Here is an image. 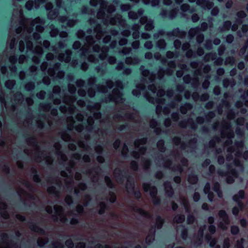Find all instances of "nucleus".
Here are the masks:
<instances>
[{"label":"nucleus","instance_id":"nucleus-5","mask_svg":"<svg viewBox=\"0 0 248 248\" xmlns=\"http://www.w3.org/2000/svg\"><path fill=\"white\" fill-rule=\"evenodd\" d=\"M116 88L114 89L112 94L110 95L109 100L115 102V103L123 102L122 98V93L120 90L123 88V83L121 81L118 80L115 82Z\"/></svg>","mask_w":248,"mask_h":248},{"label":"nucleus","instance_id":"nucleus-20","mask_svg":"<svg viewBox=\"0 0 248 248\" xmlns=\"http://www.w3.org/2000/svg\"><path fill=\"white\" fill-rule=\"evenodd\" d=\"M178 11V10L177 9H174L169 12H168L166 10H163L160 15L162 17H168L170 19H172L176 16Z\"/></svg>","mask_w":248,"mask_h":248},{"label":"nucleus","instance_id":"nucleus-44","mask_svg":"<svg viewBox=\"0 0 248 248\" xmlns=\"http://www.w3.org/2000/svg\"><path fill=\"white\" fill-rule=\"evenodd\" d=\"M100 108V105L99 103H96L93 106H92L91 105L87 106V108L90 111H93L94 109L95 110H98Z\"/></svg>","mask_w":248,"mask_h":248},{"label":"nucleus","instance_id":"nucleus-23","mask_svg":"<svg viewBox=\"0 0 248 248\" xmlns=\"http://www.w3.org/2000/svg\"><path fill=\"white\" fill-rule=\"evenodd\" d=\"M144 12V10L142 8L139 9L137 13L133 11H130L128 13V17L130 19L136 20L138 19L140 16L142 15Z\"/></svg>","mask_w":248,"mask_h":248},{"label":"nucleus","instance_id":"nucleus-57","mask_svg":"<svg viewBox=\"0 0 248 248\" xmlns=\"http://www.w3.org/2000/svg\"><path fill=\"white\" fill-rule=\"evenodd\" d=\"M68 90H69V92L71 94H73L74 93H75V92L76 91V87H75L74 85H71V84H69V85H68Z\"/></svg>","mask_w":248,"mask_h":248},{"label":"nucleus","instance_id":"nucleus-51","mask_svg":"<svg viewBox=\"0 0 248 248\" xmlns=\"http://www.w3.org/2000/svg\"><path fill=\"white\" fill-rule=\"evenodd\" d=\"M235 60L233 57L227 58L225 62V64H231L232 65L234 63Z\"/></svg>","mask_w":248,"mask_h":248},{"label":"nucleus","instance_id":"nucleus-33","mask_svg":"<svg viewBox=\"0 0 248 248\" xmlns=\"http://www.w3.org/2000/svg\"><path fill=\"white\" fill-rule=\"evenodd\" d=\"M235 84V82L233 80L230 81L228 79L226 78L224 79L223 81V84L224 87H228L229 86L233 87Z\"/></svg>","mask_w":248,"mask_h":248},{"label":"nucleus","instance_id":"nucleus-1","mask_svg":"<svg viewBox=\"0 0 248 248\" xmlns=\"http://www.w3.org/2000/svg\"><path fill=\"white\" fill-rule=\"evenodd\" d=\"M16 18L19 19L20 22V27L16 29V32L18 34L21 33V36L24 38V41L21 40L19 42V50L21 52L24 51L25 44H26L27 51H31L33 53L37 55L33 57L32 61L35 63H38L40 62V59L43 54V48L41 46L42 44L40 42L38 45H36L35 47L33 48L32 43L31 41V38L30 34L34 26H35L36 31L39 32H43L44 28L42 25L44 24V20L40 17H37L33 20L24 19L20 6H17L16 8L14 10L13 20H15Z\"/></svg>","mask_w":248,"mask_h":248},{"label":"nucleus","instance_id":"nucleus-18","mask_svg":"<svg viewBox=\"0 0 248 248\" xmlns=\"http://www.w3.org/2000/svg\"><path fill=\"white\" fill-rule=\"evenodd\" d=\"M140 22L142 25L145 24V30L146 31H151L154 28L153 21L151 19H148L147 16L141 17L140 19Z\"/></svg>","mask_w":248,"mask_h":248},{"label":"nucleus","instance_id":"nucleus-46","mask_svg":"<svg viewBox=\"0 0 248 248\" xmlns=\"http://www.w3.org/2000/svg\"><path fill=\"white\" fill-rule=\"evenodd\" d=\"M131 51V48L130 47H124L121 51H119L120 53H122L124 55H127L130 53Z\"/></svg>","mask_w":248,"mask_h":248},{"label":"nucleus","instance_id":"nucleus-26","mask_svg":"<svg viewBox=\"0 0 248 248\" xmlns=\"http://www.w3.org/2000/svg\"><path fill=\"white\" fill-rule=\"evenodd\" d=\"M140 26L139 24H135L132 26V29L133 31L132 37L134 39L139 38L140 36Z\"/></svg>","mask_w":248,"mask_h":248},{"label":"nucleus","instance_id":"nucleus-13","mask_svg":"<svg viewBox=\"0 0 248 248\" xmlns=\"http://www.w3.org/2000/svg\"><path fill=\"white\" fill-rule=\"evenodd\" d=\"M169 68L165 71L162 68H160L159 71L157 73V78L159 79H161L164 76L165 73L168 75H171L173 72V70L172 69H174L175 66V63L174 62L171 61L169 62L168 63Z\"/></svg>","mask_w":248,"mask_h":248},{"label":"nucleus","instance_id":"nucleus-58","mask_svg":"<svg viewBox=\"0 0 248 248\" xmlns=\"http://www.w3.org/2000/svg\"><path fill=\"white\" fill-rule=\"evenodd\" d=\"M182 204L184 205L186 210V211H187L188 210V204L186 199L185 198H184L182 200Z\"/></svg>","mask_w":248,"mask_h":248},{"label":"nucleus","instance_id":"nucleus-54","mask_svg":"<svg viewBox=\"0 0 248 248\" xmlns=\"http://www.w3.org/2000/svg\"><path fill=\"white\" fill-rule=\"evenodd\" d=\"M148 89L153 94H155L157 90L156 87L153 84L152 85H149Z\"/></svg>","mask_w":248,"mask_h":248},{"label":"nucleus","instance_id":"nucleus-35","mask_svg":"<svg viewBox=\"0 0 248 248\" xmlns=\"http://www.w3.org/2000/svg\"><path fill=\"white\" fill-rule=\"evenodd\" d=\"M216 54L215 53H210L206 54L204 57V59L205 61L208 62L210 60H214L216 59Z\"/></svg>","mask_w":248,"mask_h":248},{"label":"nucleus","instance_id":"nucleus-3","mask_svg":"<svg viewBox=\"0 0 248 248\" xmlns=\"http://www.w3.org/2000/svg\"><path fill=\"white\" fill-rule=\"evenodd\" d=\"M221 135L222 139L223 140L226 139L224 144V150L226 148L228 153L227 160L228 161L232 160L233 165L238 168V169L242 170V166L238 158L242 155L244 143L242 141L236 142L235 143L236 149H235L229 146L230 145L232 144V139L234 136L230 124L226 123L223 125Z\"/></svg>","mask_w":248,"mask_h":248},{"label":"nucleus","instance_id":"nucleus-47","mask_svg":"<svg viewBox=\"0 0 248 248\" xmlns=\"http://www.w3.org/2000/svg\"><path fill=\"white\" fill-rule=\"evenodd\" d=\"M164 142L162 140L158 141L157 143V146L161 152H163L164 151Z\"/></svg>","mask_w":248,"mask_h":248},{"label":"nucleus","instance_id":"nucleus-52","mask_svg":"<svg viewBox=\"0 0 248 248\" xmlns=\"http://www.w3.org/2000/svg\"><path fill=\"white\" fill-rule=\"evenodd\" d=\"M206 239L208 242H209L210 246L211 247H214L217 243V240L216 239H213L211 240H210L208 236H206Z\"/></svg>","mask_w":248,"mask_h":248},{"label":"nucleus","instance_id":"nucleus-64","mask_svg":"<svg viewBox=\"0 0 248 248\" xmlns=\"http://www.w3.org/2000/svg\"><path fill=\"white\" fill-rule=\"evenodd\" d=\"M65 245L68 248H72L74 247V244L72 240H68L65 242Z\"/></svg>","mask_w":248,"mask_h":248},{"label":"nucleus","instance_id":"nucleus-36","mask_svg":"<svg viewBox=\"0 0 248 248\" xmlns=\"http://www.w3.org/2000/svg\"><path fill=\"white\" fill-rule=\"evenodd\" d=\"M232 23L230 21H227L224 22L223 26L222 28H221V31H225L229 30L231 27Z\"/></svg>","mask_w":248,"mask_h":248},{"label":"nucleus","instance_id":"nucleus-11","mask_svg":"<svg viewBox=\"0 0 248 248\" xmlns=\"http://www.w3.org/2000/svg\"><path fill=\"white\" fill-rule=\"evenodd\" d=\"M244 197V192L243 190L239 191L237 194L235 195L233 197V200L237 203L238 206V208L237 207H234L233 208L232 213L233 215H237L239 212V210L242 209L243 204L240 202V201L242 199H243Z\"/></svg>","mask_w":248,"mask_h":248},{"label":"nucleus","instance_id":"nucleus-55","mask_svg":"<svg viewBox=\"0 0 248 248\" xmlns=\"http://www.w3.org/2000/svg\"><path fill=\"white\" fill-rule=\"evenodd\" d=\"M77 37L78 38H80V39H82L85 36V32L82 31V30H79L77 32Z\"/></svg>","mask_w":248,"mask_h":248},{"label":"nucleus","instance_id":"nucleus-48","mask_svg":"<svg viewBox=\"0 0 248 248\" xmlns=\"http://www.w3.org/2000/svg\"><path fill=\"white\" fill-rule=\"evenodd\" d=\"M34 84L33 82H29L25 85V89L27 91H31L34 88Z\"/></svg>","mask_w":248,"mask_h":248},{"label":"nucleus","instance_id":"nucleus-7","mask_svg":"<svg viewBox=\"0 0 248 248\" xmlns=\"http://www.w3.org/2000/svg\"><path fill=\"white\" fill-rule=\"evenodd\" d=\"M147 141L146 139L143 138L138 140L135 142V151L133 153V156L136 158L140 157V154H144L146 149L144 145Z\"/></svg>","mask_w":248,"mask_h":248},{"label":"nucleus","instance_id":"nucleus-37","mask_svg":"<svg viewBox=\"0 0 248 248\" xmlns=\"http://www.w3.org/2000/svg\"><path fill=\"white\" fill-rule=\"evenodd\" d=\"M154 58L156 60H160L162 64L166 62V59L165 58H162L161 55L159 52H156L154 54Z\"/></svg>","mask_w":248,"mask_h":248},{"label":"nucleus","instance_id":"nucleus-16","mask_svg":"<svg viewBox=\"0 0 248 248\" xmlns=\"http://www.w3.org/2000/svg\"><path fill=\"white\" fill-rule=\"evenodd\" d=\"M53 5L51 2H47L45 5V8L46 10L49 11L47 14L48 18L50 19H54L56 18L59 14V12L57 10H52Z\"/></svg>","mask_w":248,"mask_h":248},{"label":"nucleus","instance_id":"nucleus-8","mask_svg":"<svg viewBox=\"0 0 248 248\" xmlns=\"http://www.w3.org/2000/svg\"><path fill=\"white\" fill-rule=\"evenodd\" d=\"M76 99L74 97L71 96L69 97H65L63 99V102L68 105V109L65 106H61L60 107L61 111L63 113H66L67 111L70 114H73L75 108L73 106V104L75 102Z\"/></svg>","mask_w":248,"mask_h":248},{"label":"nucleus","instance_id":"nucleus-22","mask_svg":"<svg viewBox=\"0 0 248 248\" xmlns=\"http://www.w3.org/2000/svg\"><path fill=\"white\" fill-rule=\"evenodd\" d=\"M71 51L67 50L65 53H62L59 55L58 60L60 61H64L65 62H68L70 61Z\"/></svg>","mask_w":248,"mask_h":248},{"label":"nucleus","instance_id":"nucleus-24","mask_svg":"<svg viewBox=\"0 0 248 248\" xmlns=\"http://www.w3.org/2000/svg\"><path fill=\"white\" fill-rule=\"evenodd\" d=\"M143 189L145 191H149L151 196L153 197H155L157 193V189L155 187H151L148 184L143 185Z\"/></svg>","mask_w":248,"mask_h":248},{"label":"nucleus","instance_id":"nucleus-17","mask_svg":"<svg viewBox=\"0 0 248 248\" xmlns=\"http://www.w3.org/2000/svg\"><path fill=\"white\" fill-rule=\"evenodd\" d=\"M46 1V0H34V1L32 0H29L26 2L25 7L28 10H31L33 8L37 9L41 4L44 3Z\"/></svg>","mask_w":248,"mask_h":248},{"label":"nucleus","instance_id":"nucleus-14","mask_svg":"<svg viewBox=\"0 0 248 248\" xmlns=\"http://www.w3.org/2000/svg\"><path fill=\"white\" fill-rule=\"evenodd\" d=\"M220 220L222 221L219 222L218 226L221 229L225 230L227 228V226L229 223L228 217L224 211H220L218 213Z\"/></svg>","mask_w":248,"mask_h":248},{"label":"nucleus","instance_id":"nucleus-45","mask_svg":"<svg viewBox=\"0 0 248 248\" xmlns=\"http://www.w3.org/2000/svg\"><path fill=\"white\" fill-rule=\"evenodd\" d=\"M155 239L154 233L148 235L146 238V242L147 244H150Z\"/></svg>","mask_w":248,"mask_h":248},{"label":"nucleus","instance_id":"nucleus-53","mask_svg":"<svg viewBox=\"0 0 248 248\" xmlns=\"http://www.w3.org/2000/svg\"><path fill=\"white\" fill-rule=\"evenodd\" d=\"M153 46L152 42L150 41H146L144 45V47L148 49H151L152 48Z\"/></svg>","mask_w":248,"mask_h":248},{"label":"nucleus","instance_id":"nucleus-25","mask_svg":"<svg viewBox=\"0 0 248 248\" xmlns=\"http://www.w3.org/2000/svg\"><path fill=\"white\" fill-rule=\"evenodd\" d=\"M181 10L182 11L181 15L182 16L185 17V12H189L192 13L194 12V9H190L189 5L185 3L181 6Z\"/></svg>","mask_w":248,"mask_h":248},{"label":"nucleus","instance_id":"nucleus-49","mask_svg":"<svg viewBox=\"0 0 248 248\" xmlns=\"http://www.w3.org/2000/svg\"><path fill=\"white\" fill-rule=\"evenodd\" d=\"M163 223V221L161 217H157L156 218V228L157 229L160 228L162 227Z\"/></svg>","mask_w":248,"mask_h":248},{"label":"nucleus","instance_id":"nucleus-42","mask_svg":"<svg viewBox=\"0 0 248 248\" xmlns=\"http://www.w3.org/2000/svg\"><path fill=\"white\" fill-rule=\"evenodd\" d=\"M16 82L14 80H9L6 81L5 82V86L6 88L11 89L13 88L14 85H15Z\"/></svg>","mask_w":248,"mask_h":248},{"label":"nucleus","instance_id":"nucleus-6","mask_svg":"<svg viewBox=\"0 0 248 248\" xmlns=\"http://www.w3.org/2000/svg\"><path fill=\"white\" fill-rule=\"evenodd\" d=\"M145 85L144 81H142L141 84H138L136 86V89L132 91V93L136 96H138L141 93L143 94L144 97L149 102L152 103H154L155 99L152 97H150L148 93L145 91Z\"/></svg>","mask_w":248,"mask_h":248},{"label":"nucleus","instance_id":"nucleus-21","mask_svg":"<svg viewBox=\"0 0 248 248\" xmlns=\"http://www.w3.org/2000/svg\"><path fill=\"white\" fill-rule=\"evenodd\" d=\"M197 4L201 6L204 9H210L213 6L212 1L207 0H197Z\"/></svg>","mask_w":248,"mask_h":248},{"label":"nucleus","instance_id":"nucleus-43","mask_svg":"<svg viewBox=\"0 0 248 248\" xmlns=\"http://www.w3.org/2000/svg\"><path fill=\"white\" fill-rule=\"evenodd\" d=\"M188 180L190 183L193 184L197 182L198 178L197 176L193 174H191L189 175Z\"/></svg>","mask_w":248,"mask_h":248},{"label":"nucleus","instance_id":"nucleus-28","mask_svg":"<svg viewBox=\"0 0 248 248\" xmlns=\"http://www.w3.org/2000/svg\"><path fill=\"white\" fill-rule=\"evenodd\" d=\"M140 62V60L137 57H127L125 59V63L127 65H136Z\"/></svg>","mask_w":248,"mask_h":248},{"label":"nucleus","instance_id":"nucleus-61","mask_svg":"<svg viewBox=\"0 0 248 248\" xmlns=\"http://www.w3.org/2000/svg\"><path fill=\"white\" fill-rule=\"evenodd\" d=\"M8 43L9 44L10 47L11 49H13L15 46L16 39L15 38H13L10 41H8Z\"/></svg>","mask_w":248,"mask_h":248},{"label":"nucleus","instance_id":"nucleus-2","mask_svg":"<svg viewBox=\"0 0 248 248\" xmlns=\"http://www.w3.org/2000/svg\"><path fill=\"white\" fill-rule=\"evenodd\" d=\"M87 33L89 35L85 37V45L81 49V55L87 56L89 62L96 63L98 62V59L93 55L90 54L91 50H93L94 52H100L99 58L101 60H105L108 55L109 48L107 46H102L101 48L98 43H100L101 38L104 35L105 32L102 30L101 26L98 24L93 31L89 29Z\"/></svg>","mask_w":248,"mask_h":248},{"label":"nucleus","instance_id":"nucleus-62","mask_svg":"<svg viewBox=\"0 0 248 248\" xmlns=\"http://www.w3.org/2000/svg\"><path fill=\"white\" fill-rule=\"evenodd\" d=\"M244 242V239H241L240 241H238L235 246V248H244L243 246V243Z\"/></svg>","mask_w":248,"mask_h":248},{"label":"nucleus","instance_id":"nucleus-41","mask_svg":"<svg viewBox=\"0 0 248 248\" xmlns=\"http://www.w3.org/2000/svg\"><path fill=\"white\" fill-rule=\"evenodd\" d=\"M185 217L184 215H178L176 216L174 219L173 221L177 223H182L185 220Z\"/></svg>","mask_w":248,"mask_h":248},{"label":"nucleus","instance_id":"nucleus-31","mask_svg":"<svg viewBox=\"0 0 248 248\" xmlns=\"http://www.w3.org/2000/svg\"><path fill=\"white\" fill-rule=\"evenodd\" d=\"M192 106L190 104H186L184 105L181 106L180 108L181 112L183 114H186L187 110L191 109Z\"/></svg>","mask_w":248,"mask_h":248},{"label":"nucleus","instance_id":"nucleus-63","mask_svg":"<svg viewBox=\"0 0 248 248\" xmlns=\"http://www.w3.org/2000/svg\"><path fill=\"white\" fill-rule=\"evenodd\" d=\"M45 94H46V92L43 91H40L38 93H37L36 96L38 98L43 99L45 96Z\"/></svg>","mask_w":248,"mask_h":248},{"label":"nucleus","instance_id":"nucleus-60","mask_svg":"<svg viewBox=\"0 0 248 248\" xmlns=\"http://www.w3.org/2000/svg\"><path fill=\"white\" fill-rule=\"evenodd\" d=\"M231 232L232 234H235L239 232V228L237 226H233L231 228Z\"/></svg>","mask_w":248,"mask_h":248},{"label":"nucleus","instance_id":"nucleus-38","mask_svg":"<svg viewBox=\"0 0 248 248\" xmlns=\"http://www.w3.org/2000/svg\"><path fill=\"white\" fill-rule=\"evenodd\" d=\"M214 190L217 193L218 197L221 198L222 196V193L219 189V185L218 183H217L214 184Z\"/></svg>","mask_w":248,"mask_h":248},{"label":"nucleus","instance_id":"nucleus-19","mask_svg":"<svg viewBox=\"0 0 248 248\" xmlns=\"http://www.w3.org/2000/svg\"><path fill=\"white\" fill-rule=\"evenodd\" d=\"M53 210L56 215L60 216V217H62L63 215V209L62 207L59 205H55L54 207ZM46 211L48 213L51 214L53 212V209L51 207L47 206L46 208Z\"/></svg>","mask_w":248,"mask_h":248},{"label":"nucleus","instance_id":"nucleus-59","mask_svg":"<svg viewBox=\"0 0 248 248\" xmlns=\"http://www.w3.org/2000/svg\"><path fill=\"white\" fill-rule=\"evenodd\" d=\"M108 62L110 64H114L116 62V59L114 57L110 56L108 58Z\"/></svg>","mask_w":248,"mask_h":248},{"label":"nucleus","instance_id":"nucleus-40","mask_svg":"<svg viewBox=\"0 0 248 248\" xmlns=\"http://www.w3.org/2000/svg\"><path fill=\"white\" fill-rule=\"evenodd\" d=\"M241 98L245 101V105L248 107V90L241 96Z\"/></svg>","mask_w":248,"mask_h":248},{"label":"nucleus","instance_id":"nucleus-29","mask_svg":"<svg viewBox=\"0 0 248 248\" xmlns=\"http://www.w3.org/2000/svg\"><path fill=\"white\" fill-rule=\"evenodd\" d=\"M210 186L209 183H207L204 188V192L205 194H208V199L210 201H213V195L212 193L210 192Z\"/></svg>","mask_w":248,"mask_h":248},{"label":"nucleus","instance_id":"nucleus-12","mask_svg":"<svg viewBox=\"0 0 248 248\" xmlns=\"http://www.w3.org/2000/svg\"><path fill=\"white\" fill-rule=\"evenodd\" d=\"M200 28L199 27H196L191 29L189 32L188 34L190 38H192L196 36V40L198 43H201L204 39V35L203 34L200 32Z\"/></svg>","mask_w":248,"mask_h":248},{"label":"nucleus","instance_id":"nucleus-30","mask_svg":"<svg viewBox=\"0 0 248 248\" xmlns=\"http://www.w3.org/2000/svg\"><path fill=\"white\" fill-rule=\"evenodd\" d=\"M164 187L166 193L168 196H171L173 194L172 188L169 182H166L164 183Z\"/></svg>","mask_w":248,"mask_h":248},{"label":"nucleus","instance_id":"nucleus-27","mask_svg":"<svg viewBox=\"0 0 248 248\" xmlns=\"http://www.w3.org/2000/svg\"><path fill=\"white\" fill-rule=\"evenodd\" d=\"M113 82L112 81L108 80L106 81L107 87L99 86L98 87V91L102 93H105L107 92V88L111 89L113 87Z\"/></svg>","mask_w":248,"mask_h":248},{"label":"nucleus","instance_id":"nucleus-56","mask_svg":"<svg viewBox=\"0 0 248 248\" xmlns=\"http://www.w3.org/2000/svg\"><path fill=\"white\" fill-rule=\"evenodd\" d=\"M140 45L139 41H135L132 42L131 46L133 49H137L139 48Z\"/></svg>","mask_w":248,"mask_h":248},{"label":"nucleus","instance_id":"nucleus-15","mask_svg":"<svg viewBox=\"0 0 248 248\" xmlns=\"http://www.w3.org/2000/svg\"><path fill=\"white\" fill-rule=\"evenodd\" d=\"M144 67L141 66L140 70L141 71L142 75L145 77L144 80L146 81L147 83L149 82L152 83L155 80L156 76L154 74H151L148 70H144Z\"/></svg>","mask_w":248,"mask_h":248},{"label":"nucleus","instance_id":"nucleus-34","mask_svg":"<svg viewBox=\"0 0 248 248\" xmlns=\"http://www.w3.org/2000/svg\"><path fill=\"white\" fill-rule=\"evenodd\" d=\"M50 28L51 29L50 32V35L51 37H55L56 36L58 33H59V31L57 28H55V27L51 25L50 26Z\"/></svg>","mask_w":248,"mask_h":248},{"label":"nucleus","instance_id":"nucleus-50","mask_svg":"<svg viewBox=\"0 0 248 248\" xmlns=\"http://www.w3.org/2000/svg\"><path fill=\"white\" fill-rule=\"evenodd\" d=\"M131 8V6L129 4H122L121 6V9L122 11H127Z\"/></svg>","mask_w":248,"mask_h":248},{"label":"nucleus","instance_id":"nucleus-39","mask_svg":"<svg viewBox=\"0 0 248 248\" xmlns=\"http://www.w3.org/2000/svg\"><path fill=\"white\" fill-rule=\"evenodd\" d=\"M166 44L164 40L160 39L158 40L156 43V46L160 49H164L166 47Z\"/></svg>","mask_w":248,"mask_h":248},{"label":"nucleus","instance_id":"nucleus-4","mask_svg":"<svg viewBox=\"0 0 248 248\" xmlns=\"http://www.w3.org/2000/svg\"><path fill=\"white\" fill-rule=\"evenodd\" d=\"M90 4L95 6L99 4L100 9L97 13L98 19H101L104 25H118L124 27L126 25L125 21L122 18L120 15H117L115 17L111 18L110 14L115 10V7L113 5H107V3L104 0H91Z\"/></svg>","mask_w":248,"mask_h":248},{"label":"nucleus","instance_id":"nucleus-10","mask_svg":"<svg viewBox=\"0 0 248 248\" xmlns=\"http://www.w3.org/2000/svg\"><path fill=\"white\" fill-rule=\"evenodd\" d=\"M60 65V63H57L53 68H49L47 71L48 74L52 78H62L64 73L63 71H59Z\"/></svg>","mask_w":248,"mask_h":248},{"label":"nucleus","instance_id":"nucleus-9","mask_svg":"<svg viewBox=\"0 0 248 248\" xmlns=\"http://www.w3.org/2000/svg\"><path fill=\"white\" fill-rule=\"evenodd\" d=\"M232 166L229 165L228 166V169L229 170L227 173L222 172L221 170L218 171L219 175L223 176H227L226 181L228 184H232L234 181V178H236L237 176V174L234 170H230Z\"/></svg>","mask_w":248,"mask_h":248},{"label":"nucleus","instance_id":"nucleus-32","mask_svg":"<svg viewBox=\"0 0 248 248\" xmlns=\"http://www.w3.org/2000/svg\"><path fill=\"white\" fill-rule=\"evenodd\" d=\"M142 1L146 5L151 4L153 7L157 6L159 3V0H152L151 1L150 0H142Z\"/></svg>","mask_w":248,"mask_h":248}]
</instances>
